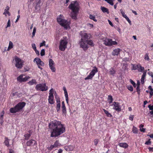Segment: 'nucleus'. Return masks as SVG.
Returning <instances> with one entry per match:
<instances>
[{"label":"nucleus","instance_id":"f257e3e1","mask_svg":"<svg viewBox=\"0 0 153 153\" xmlns=\"http://www.w3.org/2000/svg\"><path fill=\"white\" fill-rule=\"evenodd\" d=\"M50 128L51 129V136L55 137L63 133L65 131V127L59 121H54L51 122L49 124Z\"/></svg>","mask_w":153,"mask_h":153},{"label":"nucleus","instance_id":"f03ea898","mask_svg":"<svg viewBox=\"0 0 153 153\" xmlns=\"http://www.w3.org/2000/svg\"><path fill=\"white\" fill-rule=\"evenodd\" d=\"M68 8L72 11L71 13V18L74 20H76L77 16L79 9V5L78 2L76 1L71 2V4L68 6Z\"/></svg>","mask_w":153,"mask_h":153},{"label":"nucleus","instance_id":"7ed1b4c3","mask_svg":"<svg viewBox=\"0 0 153 153\" xmlns=\"http://www.w3.org/2000/svg\"><path fill=\"white\" fill-rule=\"evenodd\" d=\"M58 23L66 29L68 28L70 22L64 19V16L60 15L57 18Z\"/></svg>","mask_w":153,"mask_h":153},{"label":"nucleus","instance_id":"20e7f679","mask_svg":"<svg viewBox=\"0 0 153 153\" xmlns=\"http://www.w3.org/2000/svg\"><path fill=\"white\" fill-rule=\"evenodd\" d=\"M25 103L22 102L18 103L13 108H11L10 109V112L12 113H16L21 110L25 106Z\"/></svg>","mask_w":153,"mask_h":153},{"label":"nucleus","instance_id":"39448f33","mask_svg":"<svg viewBox=\"0 0 153 153\" xmlns=\"http://www.w3.org/2000/svg\"><path fill=\"white\" fill-rule=\"evenodd\" d=\"M68 43V42L66 37L64 38L63 39H61L60 40L59 46V49L62 51H65V49L67 48Z\"/></svg>","mask_w":153,"mask_h":153},{"label":"nucleus","instance_id":"423d86ee","mask_svg":"<svg viewBox=\"0 0 153 153\" xmlns=\"http://www.w3.org/2000/svg\"><path fill=\"white\" fill-rule=\"evenodd\" d=\"M101 39L104 42V44L106 46H111L117 44V42L115 41H113L112 39H107L105 37L101 38Z\"/></svg>","mask_w":153,"mask_h":153},{"label":"nucleus","instance_id":"0eeeda50","mask_svg":"<svg viewBox=\"0 0 153 153\" xmlns=\"http://www.w3.org/2000/svg\"><path fill=\"white\" fill-rule=\"evenodd\" d=\"M35 88L37 91H45L48 89V87L46 86L45 83L38 84L36 85Z\"/></svg>","mask_w":153,"mask_h":153},{"label":"nucleus","instance_id":"6e6552de","mask_svg":"<svg viewBox=\"0 0 153 153\" xmlns=\"http://www.w3.org/2000/svg\"><path fill=\"white\" fill-rule=\"evenodd\" d=\"M98 71V69L97 67H94V69L91 71L89 75L85 78V80L91 79L94 76L95 74Z\"/></svg>","mask_w":153,"mask_h":153},{"label":"nucleus","instance_id":"1a4fd4ad","mask_svg":"<svg viewBox=\"0 0 153 153\" xmlns=\"http://www.w3.org/2000/svg\"><path fill=\"white\" fill-rule=\"evenodd\" d=\"M15 66L18 68H21L23 65V62L20 58L16 57L15 58Z\"/></svg>","mask_w":153,"mask_h":153},{"label":"nucleus","instance_id":"9d476101","mask_svg":"<svg viewBox=\"0 0 153 153\" xmlns=\"http://www.w3.org/2000/svg\"><path fill=\"white\" fill-rule=\"evenodd\" d=\"M53 90L51 88L49 91V96H48V102L51 104H53L54 102V97L53 95Z\"/></svg>","mask_w":153,"mask_h":153},{"label":"nucleus","instance_id":"9b49d317","mask_svg":"<svg viewBox=\"0 0 153 153\" xmlns=\"http://www.w3.org/2000/svg\"><path fill=\"white\" fill-rule=\"evenodd\" d=\"M33 62H36L38 65V67L41 70L42 69V68L40 67V66H44V63L41 61L40 59L38 58H36L33 60Z\"/></svg>","mask_w":153,"mask_h":153},{"label":"nucleus","instance_id":"f8f14e48","mask_svg":"<svg viewBox=\"0 0 153 153\" xmlns=\"http://www.w3.org/2000/svg\"><path fill=\"white\" fill-rule=\"evenodd\" d=\"M24 76L21 75L17 78V81L19 82H25L27 81L30 77L28 76H25L23 77Z\"/></svg>","mask_w":153,"mask_h":153},{"label":"nucleus","instance_id":"ddd939ff","mask_svg":"<svg viewBox=\"0 0 153 153\" xmlns=\"http://www.w3.org/2000/svg\"><path fill=\"white\" fill-rule=\"evenodd\" d=\"M80 47L84 50H86L88 48V46L86 42V40H80L79 43Z\"/></svg>","mask_w":153,"mask_h":153},{"label":"nucleus","instance_id":"4468645a","mask_svg":"<svg viewBox=\"0 0 153 153\" xmlns=\"http://www.w3.org/2000/svg\"><path fill=\"white\" fill-rule=\"evenodd\" d=\"M112 105H113L114 106V107L113 108V109H114L116 111H117L118 112L121 111V107L120 105V104L119 103L114 102H113V104H112Z\"/></svg>","mask_w":153,"mask_h":153},{"label":"nucleus","instance_id":"2eb2a0df","mask_svg":"<svg viewBox=\"0 0 153 153\" xmlns=\"http://www.w3.org/2000/svg\"><path fill=\"white\" fill-rule=\"evenodd\" d=\"M49 68L52 71L54 72L56 71V69L54 66V63L52 59H50L49 61Z\"/></svg>","mask_w":153,"mask_h":153},{"label":"nucleus","instance_id":"dca6fc26","mask_svg":"<svg viewBox=\"0 0 153 153\" xmlns=\"http://www.w3.org/2000/svg\"><path fill=\"white\" fill-rule=\"evenodd\" d=\"M82 38L81 39V40H88L87 39L90 38L91 36L90 35L88 34L87 33H83L81 34Z\"/></svg>","mask_w":153,"mask_h":153},{"label":"nucleus","instance_id":"f3484780","mask_svg":"<svg viewBox=\"0 0 153 153\" xmlns=\"http://www.w3.org/2000/svg\"><path fill=\"white\" fill-rule=\"evenodd\" d=\"M36 144V142L33 139L27 141L26 143V145L27 146H30L31 145H33Z\"/></svg>","mask_w":153,"mask_h":153},{"label":"nucleus","instance_id":"a211bd4d","mask_svg":"<svg viewBox=\"0 0 153 153\" xmlns=\"http://www.w3.org/2000/svg\"><path fill=\"white\" fill-rule=\"evenodd\" d=\"M63 89L64 92L65 96V97L66 101L67 103H68V95L67 91L65 87H64L63 88Z\"/></svg>","mask_w":153,"mask_h":153},{"label":"nucleus","instance_id":"6ab92c4d","mask_svg":"<svg viewBox=\"0 0 153 153\" xmlns=\"http://www.w3.org/2000/svg\"><path fill=\"white\" fill-rule=\"evenodd\" d=\"M147 71L146 70L144 71L142 76V77L141 79V82L142 84H143L144 83V80L146 76Z\"/></svg>","mask_w":153,"mask_h":153},{"label":"nucleus","instance_id":"aec40b11","mask_svg":"<svg viewBox=\"0 0 153 153\" xmlns=\"http://www.w3.org/2000/svg\"><path fill=\"white\" fill-rule=\"evenodd\" d=\"M120 51L121 50L119 48L115 49L112 52V54L114 56L118 55L119 54Z\"/></svg>","mask_w":153,"mask_h":153},{"label":"nucleus","instance_id":"412c9836","mask_svg":"<svg viewBox=\"0 0 153 153\" xmlns=\"http://www.w3.org/2000/svg\"><path fill=\"white\" fill-rule=\"evenodd\" d=\"M118 146L120 147H123L125 149L127 148L128 146V145L127 143H120L118 144Z\"/></svg>","mask_w":153,"mask_h":153},{"label":"nucleus","instance_id":"4be33fe9","mask_svg":"<svg viewBox=\"0 0 153 153\" xmlns=\"http://www.w3.org/2000/svg\"><path fill=\"white\" fill-rule=\"evenodd\" d=\"M116 70L113 68H111L109 70V74L110 75H114L115 74Z\"/></svg>","mask_w":153,"mask_h":153},{"label":"nucleus","instance_id":"5701e85b","mask_svg":"<svg viewBox=\"0 0 153 153\" xmlns=\"http://www.w3.org/2000/svg\"><path fill=\"white\" fill-rule=\"evenodd\" d=\"M62 108L63 113L65 114L66 113V109L64 101H62Z\"/></svg>","mask_w":153,"mask_h":153},{"label":"nucleus","instance_id":"b1692460","mask_svg":"<svg viewBox=\"0 0 153 153\" xmlns=\"http://www.w3.org/2000/svg\"><path fill=\"white\" fill-rule=\"evenodd\" d=\"M137 66L138 68L137 69L139 71L142 72V71L144 70V68L142 67L140 64H137Z\"/></svg>","mask_w":153,"mask_h":153},{"label":"nucleus","instance_id":"393cba45","mask_svg":"<svg viewBox=\"0 0 153 153\" xmlns=\"http://www.w3.org/2000/svg\"><path fill=\"white\" fill-rule=\"evenodd\" d=\"M101 9L103 13H109L108 9L104 7H101Z\"/></svg>","mask_w":153,"mask_h":153},{"label":"nucleus","instance_id":"a878e982","mask_svg":"<svg viewBox=\"0 0 153 153\" xmlns=\"http://www.w3.org/2000/svg\"><path fill=\"white\" fill-rule=\"evenodd\" d=\"M86 42L87 44H88L91 46H93L94 44L93 41L91 40H86Z\"/></svg>","mask_w":153,"mask_h":153},{"label":"nucleus","instance_id":"bb28decb","mask_svg":"<svg viewBox=\"0 0 153 153\" xmlns=\"http://www.w3.org/2000/svg\"><path fill=\"white\" fill-rule=\"evenodd\" d=\"M28 83L30 85H33L36 84V82L35 79H33L29 81Z\"/></svg>","mask_w":153,"mask_h":153},{"label":"nucleus","instance_id":"cd10ccee","mask_svg":"<svg viewBox=\"0 0 153 153\" xmlns=\"http://www.w3.org/2000/svg\"><path fill=\"white\" fill-rule=\"evenodd\" d=\"M108 100L109 104L112 102L113 100V99L112 96L111 95H109L108 96Z\"/></svg>","mask_w":153,"mask_h":153},{"label":"nucleus","instance_id":"c85d7f7f","mask_svg":"<svg viewBox=\"0 0 153 153\" xmlns=\"http://www.w3.org/2000/svg\"><path fill=\"white\" fill-rule=\"evenodd\" d=\"M102 110L106 115L107 116L109 117H111L112 116L111 115L110 113H109L108 111L104 109H102Z\"/></svg>","mask_w":153,"mask_h":153},{"label":"nucleus","instance_id":"c756f323","mask_svg":"<svg viewBox=\"0 0 153 153\" xmlns=\"http://www.w3.org/2000/svg\"><path fill=\"white\" fill-rule=\"evenodd\" d=\"M5 140L4 143L6 146H9V140L8 139L7 137H5Z\"/></svg>","mask_w":153,"mask_h":153},{"label":"nucleus","instance_id":"7c9ffc66","mask_svg":"<svg viewBox=\"0 0 153 153\" xmlns=\"http://www.w3.org/2000/svg\"><path fill=\"white\" fill-rule=\"evenodd\" d=\"M132 131L134 134H137L138 132L137 128L134 126L132 129Z\"/></svg>","mask_w":153,"mask_h":153},{"label":"nucleus","instance_id":"2f4dec72","mask_svg":"<svg viewBox=\"0 0 153 153\" xmlns=\"http://www.w3.org/2000/svg\"><path fill=\"white\" fill-rule=\"evenodd\" d=\"M54 147L56 148L58 147L60 145V144L59 143L58 140H56L53 144Z\"/></svg>","mask_w":153,"mask_h":153},{"label":"nucleus","instance_id":"473e14b6","mask_svg":"<svg viewBox=\"0 0 153 153\" xmlns=\"http://www.w3.org/2000/svg\"><path fill=\"white\" fill-rule=\"evenodd\" d=\"M30 134H25L24 136L25 137V140H27L29 138L30 136Z\"/></svg>","mask_w":153,"mask_h":153},{"label":"nucleus","instance_id":"72a5a7b5","mask_svg":"<svg viewBox=\"0 0 153 153\" xmlns=\"http://www.w3.org/2000/svg\"><path fill=\"white\" fill-rule=\"evenodd\" d=\"M143 125L141 124L140 126V131L141 132H144L145 131V129L143 128Z\"/></svg>","mask_w":153,"mask_h":153},{"label":"nucleus","instance_id":"f704fd0d","mask_svg":"<svg viewBox=\"0 0 153 153\" xmlns=\"http://www.w3.org/2000/svg\"><path fill=\"white\" fill-rule=\"evenodd\" d=\"M132 66V70H136L138 68L137 64V65L131 64Z\"/></svg>","mask_w":153,"mask_h":153},{"label":"nucleus","instance_id":"c9c22d12","mask_svg":"<svg viewBox=\"0 0 153 153\" xmlns=\"http://www.w3.org/2000/svg\"><path fill=\"white\" fill-rule=\"evenodd\" d=\"M13 47V43L10 41L9 43V45L7 49V50L9 51L10 49L12 48Z\"/></svg>","mask_w":153,"mask_h":153},{"label":"nucleus","instance_id":"e433bc0d","mask_svg":"<svg viewBox=\"0 0 153 153\" xmlns=\"http://www.w3.org/2000/svg\"><path fill=\"white\" fill-rule=\"evenodd\" d=\"M89 18L93 20L95 22H97V20L96 19L95 17L92 15H89Z\"/></svg>","mask_w":153,"mask_h":153},{"label":"nucleus","instance_id":"4c0bfd02","mask_svg":"<svg viewBox=\"0 0 153 153\" xmlns=\"http://www.w3.org/2000/svg\"><path fill=\"white\" fill-rule=\"evenodd\" d=\"M120 11L123 17L125 18L127 17V16L125 14L124 12L122 9H121L120 10Z\"/></svg>","mask_w":153,"mask_h":153},{"label":"nucleus","instance_id":"58836bf2","mask_svg":"<svg viewBox=\"0 0 153 153\" xmlns=\"http://www.w3.org/2000/svg\"><path fill=\"white\" fill-rule=\"evenodd\" d=\"M61 105L60 104H57L56 109L57 112L59 111L60 110Z\"/></svg>","mask_w":153,"mask_h":153},{"label":"nucleus","instance_id":"ea45409f","mask_svg":"<svg viewBox=\"0 0 153 153\" xmlns=\"http://www.w3.org/2000/svg\"><path fill=\"white\" fill-rule=\"evenodd\" d=\"M36 27H34L33 30L32 32V37L33 38L35 36V34L36 32Z\"/></svg>","mask_w":153,"mask_h":153},{"label":"nucleus","instance_id":"a19ab883","mask_svg":"<svg viewBox=\"0 0 153 153\" xmlns=\"http://www.w3.org/2000/svg\"><path fill=\"white\" fill-rule=\"evenodd\" d=\"M45 41H43L40 44V47H41L43 46H45Z\"/></svg>","mask_w":153,"mask_h":153},{"label":"nucleus","instance_id":"79ce46f5","mask_svg":"<svg viewBox=\"0 0 153 153\" xmlns=\"http://www.w3.org/2000/svg\"><path fill=\"white\" fill-rule=\"evenodd\" d=\"M128 88L129 90L131 91H133V87L131 85L128 86Z\"/></svg>","mask_w":153,"mask_h":153},{"label":"nucleus","instance_id":"37998d69","mask_svg":"<svg viewBox=\"0 0 153 153\" xmlns=\"http://www.w3.org/2000/svg\"><path fill=\"white\" fill-rule=\"evenodd\" d=\"M40 54L42 56H43L45 55V50L44 49H43L41 51Z\"/></svg>","mask_w":153,"mask_h":153},{"label":"nucleus","instance_id":"c03bdc74","mask_svg":"<svg viewBox=\"0 0 153 153\" xmlns=\"http://www.w3.org/2000/svg\"><path fill=\"white\" fill-rule=\"evenodd\" d=\"M144 59L146 60H149V57L147 54H145L144 57Z\"/></svg>","mask_w":153,"mask_h":153},{"label":"nucleus","instance_id":"a18cd8bd","mask_svg":"<svg viewBox=\"0 0 153 153\" xmlns=\"http://www.w3.org/2000/svg\"><path fill=\"white\" fill-rule=\"evenodd\" d=\"M99 142V140L97 139H95L94 140V144L95 146H97Z\"/></svg>","mask_w":153,"mask_h":153},{"label":"nucleus","instance_id":"49530a36","mask_svg":"<svg viewBox=\"0 0 153 153\" xmlns=\"http://www.w3.org/2000/svg\"><path fill=\"white\" fill-rule=\"evenodd\" d=\"M10 20L9 19L8 20L7 23V25L6 27V28L10 27Z\"/></svg>","mask_w":153,"mask_h":153},{"label":"nucleus","instance_id":"de8ad7c7","mask_svg":"<svg viewBox=\"0 0 153 153\" xmlns=\"http://www.w3.org/2000/svg\"><path fill=\"white\" fill-rule=\"evenodd\" d=\"M150 140V139H149L146 142L145 144L147 145L150 144L151 143Z\"/></svg>","mask_w":153,"mask_h":153},{"label":"nucleus","instance_id":"09e8293b","mask_svg":"<svg viewBox=\"0 0 153 153\" xmlns=\"http://www.w3.org/2000/svg\"><path fill=\"white\" fill-rule=\"evenodd\" d=\"M32 48L34 50H36V45L34 43H33L32 44Z\"/></svg>","mask_w":153,"mask_h":153},{"label":"nucleus","instance_id":"8fccbe9b","mask_svg":"<svg viewBox=\"0 0 153 153\" xmlns=\"http://www.w3.org/2000/svg\"><path fill=\"white\" fill-rule=\"evenodd\" d=\"M53 148H55L53 145H51L50 147H48V149L50 150L52 149Z\"/></svg>","mask_w":153,"mask_h":153},{"label":"nucleus","instance_id":"3c124183","mask_svg":"<svg viewBox=\"0 0 153 153\" xmlns=\"http://www.w3.org/2000/svg\"><path fill=\"white\" fill-rule=\"evenodd\" d=\"M56 99V101L57 104H60V100L59 98H57Z\"/></svg>","mask_w":153,"mask_h":153},{"label":"nucleus","instance_id":"603ef678","mask_svg":"<svg viewBox=\"0 0 153 153\" xmlns=\"http://www.w3.org/2000/svg\"><path fill=\"white\" fill-rule=\"evenodd\" d=\"M130 82H131V84L134 87H135L136 86V83L132 80H130Z\"/></svg>","mask_w":153,"mask_h":153},{"label":"nucleus","instance_id":"864d4df0","mask_svg":"<svg viewBox=\"0 0 153 153\" xmlns=\"http://www.w3.org/2000/svg\"><path fill=\"white\" fill-rule=\"evenodd\" d=\"M134 117V115H131L129 117V119L131 121H133V120Z\"/></svg>","mask_w":153,"mask_h":153},{"label":"nucleus","instance_id":"5fc2aeb1","mask_svg":"<svg viewBox=\"0 0 153 153\" xmlns=\"http://www.w3.org/2000/svg\"><path fill=\"white\" fill-rule=\"evenodd\" d=\"M137 91L138 94H139L140 93V90L139 87H137Z\"/></svg>","mask_w":153,"mask_h":153},{"label":"nucleus","instance_id":"6e6d98bb","mask_svg":"<svg viewBox=\"0 0 153 153\" xmlns=\"http://www.w3.org/2000/svg\"><path fill=\"white\" fill-rule=\"evenodd\" d=\"M148 108H149V110H153V106H151V105H148Z\"/></svg>","mask_w":153,"mask_h":153},{"label":"nucleus","instance_id":"4d7b16f0","mask_svg":"<svg viewBox=\"0 0 153 153\" xmlns=\"http://www.w3.org/2000/svg\"><path fill=\"white\" fill-rule=\"evenodd\" d=\"M148 74L152 77H153V74L152 72H149L148 73Z\"/></svg>","mask_w":153,"mask_h":153},{"label":"nucleus","instance_id":"13d9d810","mask_svg":"<svg viewBox=\"0 0 153 153\" xmlns=\"http://www.w3.org/2000/svg\"><path fill=\"white\" fill-rule=\"evenodd\" d=\"M87 25L89 27L91 28H92L94 26L93 25V24L90 23L88 24Z\"/></svg>","mask_w":153,"mask_h":153},{"label":"nucleus","instance_id":"bf43d9fd","mask_svg":"<svg viewBox=\"0 0 153 153\" xmlns=\"http://www.w3.org/2000/svg\"><path fill=\"white\" fill-rule=\"evenodd\" d=\"M125 18L126 19V20L129 23H131V21L127 16V17H125Z\"/></svg>","mask_w":153,"mask_h":153},{"label":"nucleus","instance_id":"052dcab7","mask_svg":"<svg viewBox=\"0 0 153 153\" xmlns=\"http://www.w3.org/2000/svg\"><path fill=\"white\" fill-rule=\"evenodd\" d=\"M150 97L153 96V91H150L149 92Z\"/></svg>","mask_w":153,"mask_h":153},{"label":"nucleus","instance_id":"680f3d73","mask_svg":"<svg viewBox=\"0 0 153 153\" xmlns=\"http://www.w3.org/2000/svg\"><path fill=\"white\" fill-rule=\"evenodd\" d=\"M108 22L109 24L112 27H113L114 26L113 25L111 22L109 20H108Z\"/></svg>","mask_w":153,"mask_h":153},{"label":"nucleus","instance_id":"e2e57ef3","mask_svg":"<svg viewBox=\"0 0 153 153\" xmlns=\"http://www.w3.org/2000/svg\"><path fill=\"white\" fill-rule=\"evenodd\" d=\"M35 52L38 55H39V53L38 51L36 49V50H34Z\"/></svg>","mask_w":153,"mask_h":153},{"label":"nucleus","instance_id":"0e129e2a","mask_svg":"<svg viewBox=\"0 0 153 153\" xmlns=\"http://www.w3.org/2000/svg\"><path fill=\"white\" fill-rule=\"evenodd\" d=\"M5 12L3 13V14H9V12L8 10H4Z\"/></svg>","mask_w":153,"mask_h":153},{"label":"nucleus","instance_id":"69168bd1","mask_svg":"<svg viewBox=\"0 0 153 153\" xmlns=\"http://www.w3.org/2000/svg\"><path fill=\"white\" fill-rule=\"evenodd\" d=\"M149 151L150 152H153V147H149L148 148Z\"/></svg>","mask_w":153,"mask_h":153},{"label":"nucleus","instance_id":"338daca9","mask_svg":"<svg viewBox=\"0 0 153 153\" xmlns=\"http://www.w3.org/2000/svg\"><path fill=\"white\" fill-rule=\"evenodd\" d=\"M54 95H55V98H59V96L57 95V94H56V91L55 92V93H54Z\"/></svg>","mask_w":153,"mask_h":153},{"label":"nucleus","instance_id":"774afa93","mask_svg":"<svg viewBox=\"0 0 153 153\" xmlns=\"http://www.w3.org/2000/svg\"><path fill=\"white\" fill-rule=\"evenodd\" d=\"M54 95H55V98H59V96L57 95V94H56V91L55 92V93H54Z\"/></svg>","mask_w":153,"mask_h":153}]
</instances>
